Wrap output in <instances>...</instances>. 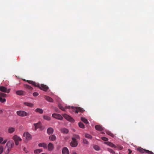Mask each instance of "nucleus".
<instances>
[{
  "label": "nucleus",
  "instance_id": "22",
  "mask_svg": "<svg viewBox=\"0 0 154 154\" xmlns=\"http://www.w3.org/2000/svg\"><path fill=\"white\" fill-rule=\"evenodd\" d=\"M61 131L62 133L64 134H67L69 132L68 129L66 128H62L61 129Z\"/></svg>",
  "mask_w": 154,
  "mask_h": 154
},
{
  "label": "nucleus",
  "instance_id": "38",
  "mask_svg": "<svg viewBox=\"0 0 154 154\" xmlns=\"http://www.w3.org/2000/svg\"><path fill=\"white\" fill-rule=\"evenodd\" d=\"M83 142L84 144H88L89 143L88 140L86 139H83Z\"/></svg>",
  "mask_w": 154,
  "mask_h": 154
},
{
  "label": "nucleus",
  "instance_id": "51",
  "mask_svg": "<svg viewBox=\"0 0 154 154\" xmlns=\"http://www.w3.org/2000/svg\"><path fill=\"white\" fill-rule=\"evenodd\" d=\"M72 154H77V153L75 152H73Z\"/></svg>",
  "mask_w": 154,
  "mask_h": 154
},
{
  "label": "nucleus",
  "instance_id": "37",
  "mask_svg": "<svg viewBox=\"0 0 154 154\" xmlns=\"http://www.w3.org/2000/svg\"><path fill=\"white\" fill-rule=\"evenodd\" d=\"M6 100L5 98H2V97H0V102L2 103L6 101Z\"/></svg>",
  "mask_w": 154,
  "mask_h": 154
},
{
  "label": "nucleus",
  "instance_id": "3",
  "mask_svg": "<svg viewBox=\"0 0 154 154\" xmlns=\"http://www.w3.org/2000/svg\"><path fill=\"white\" fill-rule=\"evenodd\" d=\"M72 108L73 109L76 113H78L79 112H83L84 111L83 109L80 107H72Z\"/></svg>",
  "mask_w": 154,
  "mask_h": 154
},
{
  "label": "nucleus",
  "instance_id": "24",
  "mask_svg": "<svg viewBox=\"0 0 154 154\" xmlns=\"http://www.w3.org/2000/svg\"><path fill=\"white\" fill-rule=\"evenodd\" d=\"M24 92L22 91H16V94L19 95H23Z\"/></svg>",
  "mask_w": 154,
  "mask_h": 154
},
{
  "label": "nucleus",
  "instance_id": "23",
  "mask_svg": "<svg viewBox=\"0 0 154 154\" xmlns=\"http://www.w3.org/2000/svg\"><path fill=\"white\" fill-rule=\"evenodd\" d=\"M45 98L48 101L51 102H53V100L50 97L45 96Z\"/></svg>",
  "mask_w": 154,
  "mask_h": 154
},
{
  "label": "nucleus",
  "instance_id": "20",
  "mask_svg": "<svg viewBox=\"0 0 154 154\" xmlns=\"http://www.w3.org/2000/svg\"><path fill=\"white\" fill-rule=\"evenodd\" d=\"M54 132V130L51 128H48L47 130V133L49 134H52Z\"/></svg>",
  "mask_w": 154,
  "mask_h": 154
},
{
  "label": "nucleus",
  "instance_id": "1",
  "mask_svg": "<svg viewBox=\"0 0 154 154\" xmlns=\"http://www.w3.org/2000/svg\"><path fill=\"white\" fill-rule=\"evenodd\" d=\"M14 145V143L12 141H8L6 144L5 149V152L6 154H8L11 150V148Z\"/></svg>",
  "mask_w": 154,
  "mask_h": 154
},
{
  "label": "nucleus",
  "instance_id": "34",
  "mask_svg": "<svg viewBox=\"0 0 154 154\" xmlns=\"http://www.w3.org/2000/svg\"><path fill=\"white\" fill-rule=\"evenodd\" d=\"M7 96V95L6 94L2 93H0V97H6Z\"/></svg>",
  "mask_w": 154,
  "mask_h": 154
},
{
  "label": "nucleus",
  "instance_id": "5",
  "mask_svg": "<svg viewBox=\"0 0 154 154\" xmlns=\"http://www.w3.org/2000/svg\"><path fill=\"white\" fill-rule=\"evenodd\" d=\"M63 117L65 118V119L67 120L72 122H74V120L73 119V118L70 116L67 115V114H63Z\"/></svg>",
  "mask_w": 154,
  "mask_h": 154
},
{
  "label": "nucleus",
  "instance_id": "31",
  "mask_svg": "<svg viewBox=\"0 0 154 154\" xmlns=\"http://www.w3.org/2000/svg\"><path fill=\"white\" fill-rule=\"evenodd\" d=\"M106 134L109 135H110L112 137H114V135L110 132L109 131H106Z\"/></svg>",
  "mask_w": 154,
  "mask_h": 154
},
{
  "label": "nucleus",
  "instance_id": "42",
  "mask_svg": "<svg viewBox=\"0 0 154 154\" xmlns=\"http://www.w3.org/2000/svg\"><path fill=\"white\" fill-rule=\"evenodd\" d=\"M33 95L34 97H36L38 95V93L37 92H34L33 93Z\"/></svg>",
  "mask_w": 154,
  "mask_h": 154
},
{
  "label": "nucleus",
  "instance_id": "21",
  "mask_svg": "<svg viewBox=\"0 0 154 154\" xmlns=\"http://www.w3.org/2000/svg\"><path fill=\"white\" fill-rule=\"evenodd\" d=\"M48 150L49 151H51L54 149V146L53 144L51 143H50L48 144Z\"/></svg>",
  "mask_w": 154,
  "mask_h": 154
},
{
  "label": "nucleus",
  "instance_id": "16",
  "mask_svg": "<svg viewBox=\"0 0 154 154\" xmlns=\"http://www.w3.org/2000/svg\"><path fill=\"white\" fill-rule=\"evenodd\" d=\"M137 150L142 153H144L145 152L147 153V151L148 150H146L143 149L141 147H139L137 149Z\"/></svg>",
  "mask_w": 154,
  "mask_h": 154
},
{
  "label": "nucleus",
  "instance_id": "18",
  "mask_svg": "<svg viewBox=\"0 0 154 154\" xmlns=\"http://www.w3.org/2000/svg\"><path fill=\"white\" fill-rule=\"evenodd\" d=\"M38 146L39 147H43L45 149H46L47 148V144L45 143H39Z\"/></svg>",
  "mask_w": 154,
  "mask_h": 154
},
{
  "label": "nucleus",
  "instance_id": "27",
  "mask_svg": "<svg viewBox=\"0 0 154 154\" xmlns=\"http://www.w3.org/2000/svg\"><path fill=\"white\" fill-rule=\"evenodd\" d=\"M35 111L37 112H38L40 114H42L43 112V111L42 109L40 108H37L36 109Z\"/></svg>",
  "mask_w": 154,
  "mask_h": 154
},
{
  "label": "nucleus",
  "instance_id": "19",
  "mask_svg": "<svg viewBox=\"0 0 154 154\" xmlns=\"http://www.w3.org/2000/svg\"><path fill=\"white\" fill-rule=\"evenodd\" d=\"M23 104L26 106H28L30 107H33L34 106V104L33 103L29 102H24L23 103Z\"/></svg>",
  "mask_w": 154,
  "mask_h": 154
},
{
  "label": "nucleus",
  "instance_id": "4",
  "mask_svg": "<svg viewBox=\"0 0 154 154\" xmlns=\"http://www.w3.org/2000/svg\"><path fill=\"white\" fill-rule=\"evenodd\" d=\"M13 139L14 140L15 144L16 145H18L19 144V141H20L22 140L20 137L16 135L13 136Z\"/></svg>",
  "mask_w": 154,
  "mask_h": 154
},
{
  "label": "nucleus",
  "instance_id": "12",
  "mask_svg": "<svg viewBox=\"0 0 154 154\" xmlns=\"http://www.w3.org/2000/svg\"><path fill=\"white\" fill-rule=\"evenodd\" d=\"M27 82L29 84H31L32 85H33V86H34L35 87H39V85L38 84L35 82H33L31 80H27Z\"/></svg>",
  "mask_w": 154,
  "mask_h": 154
},
{
  "label": "nucleus",
  "instance_id": "35",
  "mask_svg": "<svg viewBox=\"0 0 154 154\" xmlns=\"http://www.w3.org/2000/svg\"><path fill=\"white\" fill-rule=\"evenodd\" d=\"M79 126L82 128H85V126L84 125L82 122H79L78 124Z\"/></svg>",
  "mask_w": 154,
  "mask_h": 154
},
{
  "label": "nucleus",
  "instance_id": "32",
  "mask_svg": "<svg viewBox=\"0 0 154 154\" xmlns=\"http://www.w3.org/2000/svg\"><path fill=\"white\" fill-rule=\"evenodd\" d=\"M85 137L86 138H88L89 139H91L92 138V136L91 135L87 134H85Z\"/></svg>",
  "mask_w": 154,
  "mask_h": 154
},
{
  "label": "nucleus",
  "instance_id": "25",
  "mask_svg": "<svg viewBox=\"0 0 154 154\" xmlns=\"http://www.w3.org/2000/svg\"><path fill=\"white\" fill-rule=\"evenodd\" d=\"M15 130V128L13 127H10L9 128L8 131L9 133H11L14 132Z\"/></svg>",
  "mask_w": 154,
  "mask_h": 154
},
{
  "label": "nucleus",
  "instance_id": "48",
  "mask_svg": "<svg viewBox=\"0 0 154 154\" xmlns=\"http://www.w3.org/2000/svg\"><path fill=\"white\" fill-rule=\"evenodd\" d=\"M23 150L26 153H27L28 152V151L25 148H23Z\"/></svg>",
  "mask_w": 154,
  "mask_h": 154
},
{
  "label": "nucleus",
  "instance_id": "41",
  "mask_svg": "<svg viewBox=\"0 0 154 154\" xmlns=\"http://www.w3.org/2000/svg\"><path fill=\"white\" fill-rule=\"evenodd\" d=\"M102 139L104 141H106L108 140V139L105 137H102Z\"/></svg>",
  "mask_w": 154,
  "mask_h": 154
},
{
  "label": "nucleus",
  "instance_id": "7",
  "mask_svg": "<svg viewBox=\"0 0 154 154\" xmlns=\"http://www.w3.org/2000/svg\"><path fill=\"white\" fill-rule=\"evenodd\" d=\"M52 116L53 117L58 120H62L63 119V117L59 114L54 113L52 114Z\"/></svg>",
  "mask_w": 154,
  "mask_h": 154
},
{
  "label": "nucleus",
  "instance_id": "10",
  "mask_svg": "<svg viewBox=\"0 0 154 154\" xmlns=\"http://www.w3.org/2000/svg\"><path fill=\"white\" fill-rule=\"evenodd\" d=\"M23 136L28 140H30L32 139V136L28 132H25L23 134Z\"/></svg>",
  "mask_w": 154,
  "mask_h": 154
},
{
  "label": "nucleus",
  "instance_id": "44",
  "mask_svg": "<svg viewBox=\"0 0 154 154\" xmlns=\"http://www.w3.org/2000/svg\"><path fill=\"white\" fill-rule=\"evenodd\" d=\"M118 148L120 150H122L123 149V147L122 146H118Z\"/></svg>",
  "mask_w": 154,
  "mask_h": 154
},
{
  "label": "nucleus",
  "instance_id": "52",
  "mask_svg": "<svg viewBox=\"0 0 154 154\" xmlns=\"http://www.w3.org/2000/svg\"><path fill=\"white\" fill-rule=\"evenodd\" d=\"M56 112H58V110H56Z\"/></svg>",
  "mask_w": 154,
  "mask_h": 154
},
{
  "label": "nucleus",
  "instance_id": "40",
  "mask_svg": "<svg viewBox=\"0 0 154 154\" xmlns=\"http://www.w3.org/2000/svg\"><path fill=\"white\" fill-rule=\"evenodd\" d=\"M3 151V147L2 146H0V154H1Z\"/></svg>",
  "mask_w": 154,
  "mask_h": 154
},
{
  "label": "nucleus",
  "instance_id": "6",
  "mask_svg": "<svg viewBox=\"0 0 154 154\" xmlns=\"http://www.w3.org/2000/svg\"><path fill=\"white\" fill-rule=\"evenodd\" d=\"M70 145L72 147H75L78 145L77 142L75 138L73 137L72 141L70 143Z\"/></svg>",
  "mask_w": 154,
  "mask_h": 154
},
{
  "label": "nucleus",
  "instance_id": "29",
  "mask_svg": "<svg viewBox=\"0 0 154 154\" xmlns=\"http://www.w3.org/2000/svg\"><path fill=\"white\" fill-rule=\"evenodd\" d=\"M81 120L84 123H85V124H87L89 123L88 122V121L87 119L83 117H82L81 118Z\"/></svg>",
  "mask_w": 154,
  "mask_h": 154
},
{
  "label": "nucleus",
  "instance_id": "46",
  "mask_svg": "<svg viewBox=\"0 0 154 154\" xmlns=\"http://www.w3.org/2000/svg\"><path fill=\"white\" fill-rule=\"evenodd\" d=\"M74 137L76 139H79L80 138L79 136L78 135H74Z\"/></svg>",
  "mask_w": 154,
  "mask_h": 154
},
{
  "label": "nucleus",
  "instance_id": "11",
  "mask_svg": "<svg viewBox=\"0 0 154 154\" xmlns=\"http://www.w3.org/2000/svg\"><path fill=\"white\" fill-rule=\"evenodd\" d=\"M58 106L60 109L64 111H66L65 109H69L70 108V107L69 106H66L64 108L63 106H62V105L60 104H59L58 105Z\"/></svg>",
  "mask_w": 154,
  "mask_h": 154
},
{
  "label": "nucleus",
  "instance_id": "49",
  "mask_svg": "<svg viewBox=\"0 0 154 154\" xmlns=\"http://www.w3.org/2000/svg\"><path fill=\"white\" fill-rule=\"evenodd\" d=\"M3 110L2 109H0V114L3 113Z\"/></svg>",
  "mask_w": 154,
  "mask_h": 154
},
{
  "label": "nucleus",
  "instance_id": "36",
  "mask_svg": "<svg viewBox=\"0 0 154 154\" xmlns=\"http://www.w3.org/2000/svg\"><path fill=\"white\" fill-rule=\"evenodd\" d=\"M94 149L98 151L100 150V148L97 145H95L94 146Z\"/></svg>",
  "mask_w": 154,
  "mask_h": 154
},
{
  "label": "nucleus",
  "instance_id": "47",
  "mask_svg": "<svg viewBox=\"0 0 154 154\" xmlns=\"http://www.w3.org/2000/svg\"><path fill=\"white\" fill-rule=\"evenodd\" d=\"M3 138L2 137H0V144L3 141Z\"/></svg>",
  "mask_w": 154,
  "mask_h": 154
},
{
  "label": "nucleus",
  "instance_id": "17",
  "mask_svg": "<svg viewBox=\"0 0 154 154\" xmlns=\"http://www.w3.org/2000/svg\"><path fill=\"white\" fill-rule=\"evenodd\" d=\"M105 143L111 147L114 148H116V146L114 144L110 142H105Z\"/></svg>",
  "mask_w": 154,
  "mask_h": 154
},
{
  "label": "nucleus",
  "instance_id": "8",
  "mask_svg": "<svg viewBox=\"0 0 154 154\" xmlns=\"http://www.w3.org/2000/svg\"><path fill=\"white\" fill-rule=\"evenodd\" d=\"M37 87L45 91H47L48 89V86L44 84H42L41 85H39V86Z\"/></svg>",
  "mask_w": 154,
  "mask_h": 154
},
{
  "label": "nucleus",
  "instance_id": "33",
  "mask_svg": "<svg viewBox=\"0 0 154 154\" xmlns=\"http://www.w3.org/2000/svg\"><path fill=\"white\" fill-rule=\"evenodd\" d=\"M43 117L44 119L47 121H50L51 120V118L47 116H43Z\"/></svg>",
  "mask_w": 154,
  "mask_h": 154
},
{
  "label": "nucleus",
  "instance_id": "30",
  "mask_svg": "<svg viewBox=\"0 0 154 154\" xmlns=\"http://www.w3.org/2000/svg\"><path fill=\"white\" fill-rule=\"evenodd\" d=\"M25 87L26 88L30 90H32L33 89L32 88V87L28 85H25Z\"/></svg>",
  "mask_w": 154,
  "mask_h": 154
},
{
  "label": "nucleus",
  "instance_id": "26",
  "mask_svg": "<svg viewBox=\"0 0 154 154\" xmlns=\"http://www.w3.org/2000/svg\"><path fill=\"white\" fill-rule=\"evenodd\" d=\"M42 151V149H38L34 150V152L35 154H38Z\"/></svg>",
  "mask_w": 154,
  "mask_h": 154
},
{
  "label": "nucleus",
  "instance_id": "9",
  "mask_svg": "<svg viewBox=\"0 0 154 154\" xmlns=\"http://www.w3.org/2000/svg\"><path fill=\"white\" fill-rule=\"evenodd\" d=\"M0 91L2 92L8 94L10 91V89L8 90L5 87L1 86L0 87Z\"/></svg>",
  "mask_w": 154,
  "mask_h": 154
},
{
  "label": "nucleus",
  "instance_id": "14",
  "mask_svg": "<svg viewBox=\"0 0 154 154\" xmlns=\"http://www.w3.org/2000/svg\"><path fill=\"white\" fill-rule=\"evenodd\" d=\"M35 126V131L38 128H41V123L39 122L37 123H34L33 124Z\"/></svg>",
  "mask_w": 154,
  "mask_h": 154
},
{
  "label": "nucleus",
  "instance_id": "28",
  "mask_svg": "<svg viewBox=\"0 0 154 154\" xmlns=\"http://www.w3.org/2000/svg\"><path fill=\"white\" fill-rule=\"evenodd\" d=\"M49 139L52 141H54L56 139V136L54 135H52L49 137Z\"/></svg>",
  "mask_w": 154,
  "mask_h": 154
},
{
  "label": "nucleus",
  "instance_id": "2",
  "mask_svg": "<svg viewBox=\"0 0 154 154\" xmlns=\"http://www.w3.org/2000/svg\"><path fill=\"white\" fill-rule=\"evenodd\" d=\"M17 113L18 116L22 117L27 116L29 115L28 113L23 111H17Z\"/></svg>",
  "mask_w": 154,
  "mask_h": 154
},
{
  "label": "nucleus",
  "instance_id": "50",
  "mask_svg": "<svg viewBox=\"0 0 154 154\" xmlns=\"http://www.w3.org/2000/svg\"><path fill=\"white\" fill-rule=\"evenodd\" d=\"M128 150L129 151L128 154H131V153L132 152V151L131 150L129 149Z\"/></svg>",
  "mask_w": 154,
  "mask_h": 154
},
{
  "label": "nucleus",
  "instance_id": "13",
  "mask_svg": "<svg viewBox=\"0 0 154 154\" xmlns=\"http://www.w3.org/2000/svg\"><path fill=\"white\" fill-rule=\"evenodd\" d=\"M62 154H69V151L68 149L66 147H63L62 150Z\"/></svg>",
  "mask_w": 154,
  "mask_h": 154
},
{
  "label": "nucleus",
  "instance_id": "15",
  "mask_svg": "<svg viewBox=\"0 0 154 154\" xmlns=\"http://www.w3.org/2000/svg\"><path fill=\"white\" fill-rule=\"evenodd\" d=\"M96 130L99 131H102L103 130L104 128L100 125H96L95 126Z\"/></svg>",
  "mask_w": 154,
  "mask_h": 154
},
{
  "label": "nucleus",
  "instance_id": "43",
  "mask_svg": "<svg viewBox=\"0 0 154 154\" xmlns=\"http://www.w3.org/2000/svg\"><path fill=\"white\" fill-rule=\"evenodd\" d=\"M147 153L149 154H154V153L151 151H149V150L146 151Z\"/></svg>",
  "mask_w": 154,
  "mask_h": 154
},
{
  "label": "nucleus",
  "instance_id": "39",
  "mask_svg": "<svg viewBox=\"0 0 154 154\" xmlns=\"http://www.w3.org/2000/svg\"><path fill=\"white\" fill-rule=\"evenodd\" d=\"M108 150L109 152L113 154H114L115 153V152L113 150L111 149H108Z\"/></svg>",
  "mask_w": 154,
  "mask_h": 154
},
{
  "label": "nucleus",
  "instance_id": "45",
  "mask_svg": "<svg viewBox=\"0 0 154 154\" xmlns=\"http://www.w3.org/2000/svg\"><path fill=\"white\" fill-rule=\"evenodd\" d=\"M7 140H4L3 142L2 143V144H5L6 143V142H7Z\"/></svg>",
  "mask_w": 154,
  "mask_h": 154
}]
</instances>
